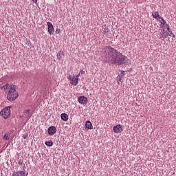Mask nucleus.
I'll return each instance as SVG.
<instances>
[{
    "label": "nucleus",
    "instance_id": "obj_26",
    "mask_svg": "<svg viewBox=\"0 0 176 176\" xmlns=\"http://www.w3.org/2000/svg\"><path fill=\"white\" fill-rule=\"evenodd\" d=\"M35 3H36V2H38V0H32Z\"/></svg>",
    "mask_w": 176,
    "mask_h": 176
},
{
    "label": "nucleus",
    "instance_id": "obj_27",
    "mask_svg": "<svg viewBox=\"0 0 176 176\" xmlns=\"http://www.w3.org/2000/svg\"><path fill=\"white\" fill-rule=\"evenodd\" d=\"M76 76H80V73H79L78 75H76Z\"/></svg>",
    "mask_w": 176,
    "mask_h": 176
},
{
    "label": "nucleus",
    "instance_id": "obj_5",
    "mask_svg": "<svg viewBox=\"0 0 176 176\" xmlns=\"http://www.w3.org/2000/svg\"><path fill=\"white\" fill-rule=\"evenodd\" d=\"M47 32H49L50 35H53V34H54V28L53 27V24L52 22H47Z\"/></svg>",
    "mask_w": 176,
    "mask_h": 176
},
{
    "label": "nucleus",
    "instance_id": "obj_9",
    "mask_svg": "<svg viewBox=\"0 0 176 176\" xmlns=\"http://www.w3.org/2000/svg\"><path fill=\"white\" fill-rule=\"evenodd\" d=\"M78 101L80 104H87V98L85 96H79Z\"/></svg>",
    "mask_w": 176,
    "mask_h": 176
},
{
    "label": "nucleus",
    "instance_id": "obj_7",
    "mask_svg": "<svg viewBox=\"0 0 176 176\" xmlns=\"http://www.w3.org/2000/svg\"><path fill=\"white\" fill-rule=\"evenodd\" d=\"M48 134L49 135H54L56 133H57V129H56V126H52L48 128Z\"/></svg>",
    "mask_w": 176,
    "mask_h": 176
},
{
    "label": "nucleus",
    "instance_id": "obj_17",
    "mask_svg": "<svg viewBox=\"0 0 176 176\" xmlns=\"http://www.w3.org/2000/svg\"><path fill=\"white\" fill-rule=\"evenodd\" d=\"M160 19H161L160 20V23H161V24L163 25L166 24L167 22L163 18H162V16H160Z\"/></svg>",
    "mask_w": 176,
    "mask_h": 176
},
{
    "label": "nucleus",
    "instance_id": "obj_6",
    "mask_svg": "<svg viewBox=\"0 0 176 176\" xmlns=\"http://www.w3.org/2000/svg\"><path fill=\"white\" fill-rule=\"evenodd\" d=\"M113 132L116 133V134H119L122 131H123V128L122 125L121 124H118L113 126Z\"/></svg>",
    "mask_w": 176,
    "mask_h": 176
},
{
    "label": "nucleus",
    "instance_id": "obj_10",
    "mask_svg": "<svg viewBox=\"0 0 176 176\" xmlns=\"http://www.w3.org/2000/svg\"><path fill=\"white\" fill-rule=\"evenodd\" d=\"M25 172L23 170H19L18 172H14L12 176H26Z\"/></svg>",
    "mask_w": 176,
    "mask_h": 176
},
{
    "label": "nucleus",
    "instance_id": "obj_23",
    "mask_svg": "<svg viewBox=\"0 0 176 176\" xmlns=\"http://www.w3.org/2000/svg\"><path fill=\"white\" fill-rule=\"evenodd\" d=\"M18 163L19 164H23V160H20Z\"/></svg>",
    "mask_w": 176,
    "mask_h": 176
},
{
    "label": "nucleus",
    "instance_id": "obj_14",
    "mask_svg": "<svg viewBox=\"0 0 176 176\" xmlns=\"http://www.w3.org/2000/svg\"><path fill=\"white\" fill-rule=\"evenodd\" d=\"M3 140L5 141H8V140H10V133H6L3 136Z\"/></svg>",
    "mask_w": 176,
    "mask_h": 176
},
{
    "label": "nucleus",
    "instance_id": "obj_19",
    "mask_svg": "<svg viewBox=\"0 0 176 176\" xmlns=\"http://www.w3.org/2000/svg\"><path fill=\"white\" fill-rule=\"evenodd\" d=\"M166 34H167V36H171L172 35H173V31H171V30H168V32H166Z\"/></svg>",
    "mask_w": 176,
    "mask_h": 176
},
{
    "label": "nucleus",
    "instance_id": "obj_21",
    "mask_svg": "<svg viewBox=\"0 0 176 176\" xmlns=\"http://www.w3.org/2000/svg\"><path fill=\"white\" fill-rule=\"evenodd\" d=\"M165 25L166 26V30H168V31H170V26L168 25V24H166Z\"/></svg>",
    "mask_w": 176,
    "mask_h": 176
},
{
    "label": "nucleus",
    "instance_id": "obj_18",
    "mask_svg": "<svg viewBox=\"0 0 176 176\" xmlns=\"http://www.w3.org/2000/svg\"><path fill=\"white\" fill-rule=\"evenodd\" d=\"M45 144L47 146H53V142L52 141L45 142Z\"/></svg>",
    "mask_w": 176,
    "mask_h": 176
},
{
    "label": "nucleus",
    "instance_id": "obj_16",
    "mask_svg": "<svg viewBox=\"0 0 176 176\" xmlns=\"http://www.w3.org/2000/svg\"><path fill=\"white\" fill-rule=\"evenodd\" d=\"M63 55H64V52L60 51V52H58V54H57V58H58V60H60V59L63 57Z\"/></svg>",
    "mask_w": 176,
    "mask_h": 176
},
{
    "label": "nucleus",
    "instance_id": "obj_13",
    "mask_svg": "<svg viewBox=\"0 0 176 176\" xmlns=\"http://www.w3.org/2000/svg\"><path fill=\"white\" fill-rule=\"evenodd\" d=\"M103 34L104 35H108V34H109V29L108 28V27L104 26L103 29Z\"/></svg>",
    "mask_w": 176,
    "mask_h": 176
},
{
    "label": "nucleus",
    "instance_id": "obj_4",
    "mask_svg": "<svg viewBox=\"0 0 176 176\" xmlns=\"http://www.w3.org/2000/svg\"><path fill=\"white\" fill-rule=\"evenodd\" d=\"M68 79L71 80V84L76 86L78 83L79 76H69Z\"/></svg>",
    "mask_w": 176,
    "mask_h": 176
},
{
    "label": "nucleus",
    "instance_id": "obj_3",
    "mask_svg": "<svg viewBox=\"0 0 176 176\" xmlns=\"http://www.w3.org/2000/svg\"><path fill=\"white\" fill-rule=\"evenodd\" d=\"M10 108L12 106L5 107L0 111V115L3 119H8L10 116Z\"/></svg>",
    "mask_w": 176,
    "mask_h": 176
},
{
    "label": "nucleus",
    "instance_id": "obj_22",
    "mask_svg": "<svg viewBox=\"0 0 176 176\" xmlns=\"http://www.w3.org/2000/svg\"><path fill=\"white\" fill-rule=\"evenodd\" d=\"M30 109H26L25 111V113H27V115H28L29 113H30Z\"/></svg>",
    "mask_w": 176,
    "mask_h": 176
},
{
    "label": "nucleus",
    "instance_id": "obj_20",
    "mask_svg": "<svg viewBox=\"0 0 176 176\" xmlns=\"http://www.w3.org/2000/svg\"><path fill=\"white\" fill-rule=\"evenodd\" d=\"M56 34H60V32H61V31L60 30V28H57L56 29Z\"/></svg>",
    "mask_w": 176,
    "mask_h": 176
},
{
    "label": "nucleus",
    "instance_id": "obj_8",
    "mask_svg": "<svg viewBox=\"0 0 176 176\" xmlns=\"http://www.w3.org/2000/svg\"><path fill=\"white\" fill-rule=\"evenodd\" d=\"M167 38V32H166V30L163 29L160 32V39H162L164 41Z\"/></svg>",
    "mask_w": 176,
    "mask_h": 176
},
{
    "label": "nucleus",
    "instance_id": "obj_15",
    "mask_svg": "<svg viewBox=\"0 0 176 176\" xmlns=\"http://www.w3.org/2000/svg\"><path fill=\"white\" fill-rule=\"evenodd\" d=\"M152 16H153V17H154V19H157V17H159V18L160 17L159 15V12H153L152 13Z\"/></svg>",
    "mask_w": 176,
    "mask_h": 176
},
{
    "label": "nucleus",
    "instance_id": "obj_2",
    "mask_svg": "<svg viewBox=\"0 0 176 176\" xmlns=\"http://www.w3.org/2000/svg\"><path fill=\"white\" fill-rule=\"evenodd\" d=\"M8 92L7 95V100L8 101H14L19 97V93L16 91L17 87L14 85L6 84L4 86L1 87V90H8Z\"/></svg>",
    "mask_w": 176,
    "mask_h": 176
},
{
    "label": "nucleus",
    "instance_id": "obj_11",
    "mask_svg": "<svg viewBox=\"0 0 176 176\" xmlns=\"http://www.w3.org/2000/svg\"><path fill=\"white\" fill-rule=\"evenodd\" d=\"M85 129H87V130H93V124L90 121H86Z\"/></svg>",
    "mask_w": 176,
    "mask_h": 176
},
{
    "label": "nucleus",
    "instance_id": "obj_1",
    "mask_svg": "<svg viewBox=\"0 0 176 176\" xmlns=\"http://www.w3.org/2000/svg\"><path fill=\"white\" fill-rule=\"evenodd\" d=\"M102 56L104 63L114 64V65L129 64V58L111 46H106L102 49Z\"/></svg>",
    "mask_w": 176,
    "mask_h": 176
},
{
    "label": "nucleus",
    "instance_id": "obj_29",
    "mask_svg": "<svg viewBox=\"0 0 176 176\" xmlns=\"http://www.w3.org/2000/svg\"><path fill=\"white\" fill-rule=\"evenodd\" d=\"M23 138H24V140H25L26 137L25 136V137H23Z\"/></svg>",
    "mask_w": 176,
    "mask_h": 176
},
{
    "label": "nucleus",
    "instance_id": "obj_12",
    "mask_svg": "<svg viewBox=\"0 0 176 176\" xmlns=\"http://www.w3.org/2000/svg\"><path fill=\"white\" fill-rule=\"evenodd\" d=\"M60 118L63 122H67L68 121V115L65 113H63L60 115Z\"/></svg>",
    "mask_w": 176,
    "mask_h": 176
},
{
    "label": "nucleus",
    "instance_id": "obj_24",
    "mask_svg": "<svg viewBox=\"0 0 176 176\" xmlns=\"http://www.w3.org/2000/svg\"><path fill=\"white\" fill-rule=\"evenodd\" d=\"M80 74H85V71L84 70H80Z\"/></svg>",
    "mask_w": 176,
    "mask_h": 176
},
{
    "label": "nucleus",
    "instance_id": "obj_25",
    "mask_svg": "<svg viewBox=\"0 0 176 176\" xmlns=\"http://www.w3.org/2000/svg\"><path fill=\"white\" fill-rule=\"evenodd\" d=\"M173 38H175V34L173 33L171 36Z\"/></svg>",
    "mask_w": 176,
    "mask_h": 176
},
{
    "label": "nucleus",
    "instance_id": "obj_28",
    "mask_svg": "<svg viewBox=\"0 0 176 176\" xmlns=\"http://www.w3.org/2000/svg\"><path fill=\"white\" fill-rule=\"evenodd\" d=\"M28 45H30V43H31V41H28Z\"/></svg>",
    "mask_w": 176,
    "mask_h": 176
}]
</instances>
